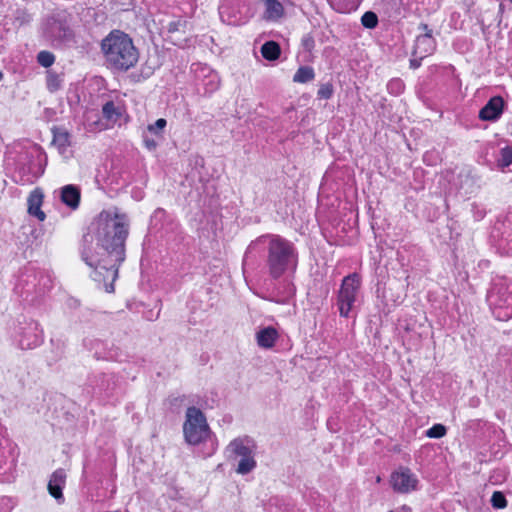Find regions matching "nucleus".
<instances>
[{
  "label": "nucleus",
  "mask_w": 512,
  "mask_h": 512,
  "mask_svg": "<svg viewBox=\"0 0 512 512\" xmlns=\"http://www.w3.org/2000/svg\"><path fill=\"white\" fill-rule=\"evenodd\" d=\"M315 78L314 69L311 66H301L293 76L296 83H308Z\"/></svg>",
  "instance_id": "nucleus-29"
},
{
  "label": "nucleus",
  "mask_w": 512,
  "mask_h": 512,
  "mask_svg": "<svg viewBox=\"0 0 512 512\" xmlns=\"http://www.w3.org/2000/svg\"><path fill=\"white\" fill-rule=\"evenodd\" d=\"M12 338L22 350H30L43 343L44 335L39 323L31 318L20 316L13 324Z\"/></svg>",
  "instance_id": "nucleus-6"
},
{
  "label": "nucleus",
  "mask_w": 512,
  "mask_h": 512,
  "mask_svg": "<svg viewBox=\"0 0 512 512\" xmlns=\"http://www.w3.org/2000/svg\"><path fill=\"white\" fill-rule=\"evenodd\" d=\"M487 303L499 321H508L512 318V279L504 275L492 277L487 290Z\"/></svg>",
  "instance_id": "nucleus-4"
},
{
  "label": "nucleus",
  "mask_w": 512,
  "mask_h": 512,
  "mask_svg": "<svg viewBox=\"0 0 512 512\" xmlns=\"http://www.w3.org/2000/svg\"><path fill=\"white\" fill-rule=\"evenodd\" d=\"M70 22L71 15L67 11H57L45 20L43 34L54 45L68 42L73 38Z\"/></svg>",
  "instance_id": "nucleus-8"
},
{
  "label": "nucleus",
  "mask_w": 512,
  "mask_h": 512,
  "mask_svg": "<svg viewBox=\"0 0 512 512\" xmlns=\"http://www.w3.org/2000/svg\"><path fill=\"white\" fill-rule=\"evenodd\" d=\"M446 433H447V428L443 424L437 423V424H434L428 430H426L425 435L428 438L440 439V438L444 437L446 435Z\"/></svg>",
  "instance_id": "nucleus-37"
},
{
  "label": "nucleus",
  "mask_w": 512,
  "mask_h": 512,
  "mask_svg": "<svg viewBox=\"0 0 512 512\" xmlns=\"http://www.w3.org/2000/svg\"><path fill=\"white\" fill-rule=\"evenodd\" d=\"M264 18L269 21H277L284 16V6L279 0H264Z\"/></svg>",
  "instance_id": "nucleus-24"
},
{
  "label": "nucleus",
  "mask_w": 512,
  "mask_h": 512,
  "mask_svg": "<svg viewBox=\"0 0 512 512\" xmlns=\"http://www.w3.org/2000/svg\"><path fill=\"white\" fill-rule=\"evenodd\" d=\"M246 263H247V253L245 254V257H244V259H243V266H245V265H246Z\"/></svg>",
  "instance_id": "nucleus-50"
},
{
  "label": "nucleus",
  "mask_w": 512,
  "mask_h": 512,
  "mask_svg": "<svg viewBox=\"0 0 512 512\" xmlns=\"http://www.w3.org/2000/svg\"><path fill=\"white\" fill-rule=\"evenodd\" d=\"M471 213L475 221H481L485 218L487 210L483 204L473 202L471 204Z\"/></svg>",
  "instance_id": "nucleus-41"
},
{
  "label": "nucleus",
  "mask_w": 512,
  "mask_h": 512,
  "mask_svg": "<svg viewBox=\"0 0 512 512\" xmlns=\"http://www.w3.org/2000/svg\"><path fill=\"white\" fill-rule=\"evenodd\" d=\"M44 194L40 188L34 189L28 197V213L35 216L39 221H44L45 213L41 210Z\"/></svg>",
  "instance_id": "nucleus-22"
},
{
  "label": "nucleus",
  "mask_w": 512,
  "mask_h": 512,
  "mask_svg": "<svg viewBox=\"0 0 512 512\" xmlns=\"http://www.w3.org/2000/svg\"><path fill=\"white\" fill-rule=\"evenodd\" d=\"M49 282L48 276H45L33 265H29L21 271L15 289L25 300H28L29 296L43 295Z\"/></svg>",
  "instance_id": "nucleus-9"
},
{
  "label": "nucleus",
  "mask_w": 512,
  "mask_h": 512,
  "mask_svg": "<svg viewBox=\"0 0 512 512\" xmlns=\"http://www.w3.org/2000/svg\"><path fill=\"white\" fill-rule=\"evenodd\" d=\"M361 288V276L354 272L343 278L337 294V307L341 317L348 318Z\"/></svg>",
  "instance_id": "nucleus-11"
},
{
  "label": "nucleus",
  "mask_w": 512,
  "mask_h": 512,
  "mask_svg": "<svg viewBox=\"0 0 512 512\" xmlns=\"http://www.w3.org/2000/svg\"><path fill=\"white\" fill-rule=\"evenodd\" d=\"M14 508V502L10 497L0 496V512H11Z\"/></svg>",
  "instance_id": "nucleus-45"
},
{
  "label": "nucleus",
  "mask_w": 512,
  "mask_h": 512,
  "mask_svg": "<svg viewBox=\"0 0 512 512\" xmlns=\"http://www.w3.org/2000/svg\"><path fill=\"white\" fill-rule=\"evenodd\" d=\"M3 76H4V75H3V72H2V71H0V80H2Z\"/></svg>",
  "instance_id": "nucleus-51"
},
{
  "label": "nucleus",
  "mask_w": 512,
  "mask_h": 512,
  "mask_svg": "<svg viewBox=\"0 0 512 512\" xmlns=\"http://www.w3.org/2000/svg\"><path fill=\"white\" fill-rule=\"evenodd\" d=\"M63 75H60L52 70L47 71L46 86L47 89L54 93L62 88Z\"/></svg>",
  "instance_id": "nucleus-30"
},
{
  "label": "nucleus",
  "mask_w": 512,
  "mask_h": 512,
  "mask_svg": "<svg viewBox=\"0 0 512 512\" xmlns=\"http://www.w3.org/2000/svg\"><path fill=\"white\" fill-rule=\"evenodd\" d=\"M66 483V473L62 468L56 469L50 476L48 482L49 494L61 504L64 502L63 488Z\"/></svg>",
  "instance_id": "nucleus-19"
},
{
  "label": "nucleus",
  "mask_w": 512,
  "mask_h": 512,
  "mask_svg": "<svg viewBox=\"0 0 512 512\" xmlns=\"http://www.w3.org/2000/svg\"><path fill=\"white\" fill-rule=\"evenodd\" d=\"M503 9H504V4L503 3H500L499 4V12L502 13L503 12Z\"/></svg>",
  "instance_id": "nucleus-49"
},
{
  "label": "nucleus",
  "mask_w": 512,
  "mask_h": 512,
  "mask_svg": "<svg viewBox=\"0 0 512 512\" xmlns=\"http://www.w3.org/2000/svg\"><path fill=\"white\" fill-rule=\"evenodd\" d=\"M256 449L255 440L249 436L237 437L229 443L227 446L229 457L233 459L240 458L235 469L238 474L246 475L256 468Z\"/></svg>",
  "instance_id": "nucleus-7"
},
{
  "label": "nucleus",
  "mask_w": 512,
  "mask_h": 512,
  "mask_svg": "<svg viewBox=\"0 0 512 512\" xmlns=\"http://www.w3.org/2000/svg\"><path fill=\"white\" fill-rule=\"evenodd\" d=\"M391 482L395 491L408 493L417 489L418 479L409 468H403L392 474Z\"/></svg>",
  "instance_id": "nucleus-17"
},
{
  "label": "nucleus",
  "mask_w": 512,
  "mask_h": 512,
  "mask_svg": "<svg viewBox=\"0 0 512 512\" xmlns=\"http://www.w3.org/2000/svg\"><path fill=\"white\" fill-rule=\"evenodd\" d=\"M505 106L506 103L502 96H493L480 109L478 118L481 121L496 122L501 118Z\"/></svg>",
  "instance_id": "nucleus-18"
},
{
  "label": "nucleus",
  "mask_w": 512,
  "mask_h": 512,
  "mask_svg": "<svg viewBox=\"0 0 512 512\" xmlns=\"http://www.w3.org/2000/svg\"><path fill=\"white\" fill-rule=\"evenodd\" d=\"M405 89V84L400 78H393L387 83V91L391 95H400Z\"/></svg>",
  "instance_id": "nucleus-38"
},
{
  "label": "nucleus",
  "mask_w": 512,
  "mask_h": 512,
  "mask_svg": "<svg viewBox=\"0 0 512 512\" xmlns=\"http://www.w3.org/2000/svg\"><path fill=\"white\" fill-rule=\"evenodd\" d=\"M129 218L118 207L101 211L83 235L81 259L92 268L91 278L98 288L114 292L119 267L124 262Z\"/></svg>",
  "instance_id": "nucleus-1"
},
{
  "label": "nucleus",
  "mask_w": 512,
  "mask_h": 512,
  "mask_svg": "<svg viewBox=\"0 0 512 512\" xmlns=\"http://www.w3.org/2000/svg\"><path fill=\"white\" fill-rule=\"evenodd\" d=\"M203 71H208L209 75L207 76V81L204 82L205 90L208 93H212L216 91L219 88V78L216 74L211 73L210 69L208 67H204Z\"/></svg>",
  "instance_id": "nucleus-36"
},
{
  "label": "nucleus",
  "mask_w": 512,
  "mask_h": 512,
  "mask_svg": "<svg viewBox=\"0 0 512 512\" xmlns=\"http://www.w3.org/2000/svg\"><path fill=\"white\" fill-rule=\"evenodd\" d=\"M256 243L263 246L266 252L265 265L273 279H279L287 272L295 271L298 263V252L289 240L276 234L262 235Z\"/></svg>",
  "instance_id": "nucleus-2"
},
{
  "label": "nucleus",
  "mask_w": 512,
  "mask_h": 512,
  "mask_svg": "<svg viewBox=\"0 0 512 512\" xmlns=\"http://www.w3.org/2000/svg\"><path fill=\"white\" fill-rule=\"evenodd\" d=\"M37 61L41 66L49 68L55 62V56L53 53L43 50L37 54Z\"/></svg>",
  "instance_id": "nucleus-40"
},
{
  "label": "nucleus",
  "mask_w": 512,
  "mask_h": 512,
  "mask_svg": "<svg viewBox=\"0 0 512 512\" xmlns=\"http://www.w3.org/2000/svg\"><path fill=\"white\" fill-rule=\"evenodd\" d=\"M243 0H223L219 6L221 20L228 25H239L242 23L241 6Z\"/></svg>",
  "instance_id": "nucleus-16"
},
{
  "label": "nucleus",
  "mask_w": 512,
  "mask_h": 512,
  "mask_svg": "<svg viewBox=\"0 0 512 512\" xmlns=\"http://www.w3.org/2000/svg\"><path fill=\"white\" fill-rule=\"evenodd\" d=\"M167 126V121L164 118L157 119L153 124L147 126L146 133L155 136L157 139H164V131Z\"/></svg>",
  "instance_id": "nucleus-31"
},
{
  "label": "nucleus",
  "mask_w": 512,
  "mask_h": 512,
  "mask_svg": "<svg viewBox=\"0 0 512 512\" xmlns=\"http://www.w3.org/2000/svg\"><path fill=\"white\" fill-rule=\"evenodd\" d=\"M490 503L494 509H504L507 506V499L503 492L495 491L491 496Z\"/></svg>",
  "instance_id": "nucleus-39"
},
{
  "label": "nucleus",
  "mask_w": 512,
  "mask_h": 512,
  "mask_svg": "<svg viewBox=\"0 0 512 512\" xmlns=\"http://www.w3.org/2000/svg\"><path fill=\"white\" fill-rule=\"evenodd\" d=\"M330 7L342 14H349L355 12L363 0H327Z\"/></svg>",
  "instance_id": "nucleus-25"
},
{
  "label": "nucleus",
  "mask_w": 512,
  "mask_h": 512,
  "mask_svg": "<svg viewBox=\"0 0 512 512\" xmlns=\"http://www.w3.org/2000/svg\"><path fill=\"white\" fill-rule=\"evenodd\" d=\"M279 338V333L276 330V328L272 326H267L264 328H261L256 333V341L259 347L264 349H270L272 348L276 341Z\"/></svg>",
  "instance_id": "nucleus-23"
},
{
  "label": "nucleus",
  "mask_w": 512,
  "mask_h": 512,
  "mask_svg": "<svg viewBox=\"0 0 512 512\" xmlns=\"http://www.w3.org/2000/svg\"><path fill=\"white\" fill-rule=\"evenodd\" d=\"M425 57H421L420 55L413 56V58L409 61V67L411 69H418L421 66L422 60Z\"/></svg>",
  "instance_id": "nucleus-47"
},
{
  "label": "nucleus",
  "mask_w": 512,
  "mask_h": 512,
  "mask_svg": "<svg viewBox=\"0 0 512 512\" xmlns=\"http://www.w3.org/2000/svg\"><path fill=\"white\" fill-rule=\"evenodd\" d=\"M53 144L58 148L61 154H64L71 145L70 134L64 128H53Z\"/></svg>",
  "instance_id": "nucleus-26"
},
{
  "label": "nucleus",
  "mask_w": 512,
  "mask_h": 512,
  "mask_svg": "<svg viewBox=\"0 0 512 512\" xmlns=\"http://www.w3.org/2000/svg\"><path fill=\"white\" fill-rule=\"evenodd\" d=\"M379 24V19L374 11H366L361 16V25L366 29H375Z\"/></svg>",
  "instance_id": "nucleus-34"
},
{
  "label": "nucleus",
  "mask_w": 512,
  "mask_h": 512,
  "mask_svg": "<svg viewBox=\"0 0 512 512\" xmlns=\"http://www.w3.org/2000/svg\"><path fill=\"white\" fill-rule=\"evenodd\" d=\"M165 239L169 247L176 252L184 253L189 249L190 237L183 231L180 224L175 231L167 233Z\"/></svg>",
  "instance_id": "nucleus-20"
},
{
  "label": "nucleus",
  "mask_w": 512,
  "mask_h": 512,
  "mask_svg": "<svg viewBox=\"0 0 512 512\" xmlns=\"http://www.w3.org/2000/svg\"><path fill=\"white\" fill-rule=\"evenodd\" d=\"M63 354H64V343H59L57 346L56 357L53 360L57 361L58 359L62 358Z\"/></svg>",
  "instance_id": "nucleus-48"
},
{
  "label": "nucleus",
  "mask_w": 512,
  "mask_h": 512,
  "mask_svg": "<svg viewBox=\"0 0 512 512\" xmlns=\"http://www.w3.org/2000/svg\"><path fill=\"white\" fill-rule=\"evenodd\" d=\"M179 224L173 214L160 207L154 210L149 223L150 229L161 233V237H165L167 233L175 231Z\"/></svg>",
  "instance_id": "nucleus-13"
},
{
  "label": "nucleus",
  "mask_w": 512,
  "mask_h": 512,
  "mask_svg": "<svg viewBox=\"0 0 512 512\" xmlns=\"http://www.w3.org/2000/svg\"><path fill=\"white\" fill-rule=\"evenodd\" d=\"M102 114L104 118L114 122L121 116L119 108L115 106L113 101H108L103 105Z\"/></svg>",
  "instance_id": "nucleus-33"
},
{
  "label": "nucleus",
  "mask_w": 512,
  "mask_h": 512,
  "mask_svg": "<svg viewBox=\"0 0 512 512\" xmlns=\"http://www.w3.org/2000/svg\"><path fill=\"white\" fill-rule=\"evenodd\" d=\"M83 345L93 352L94 358L97 360L122 362L126 357L118 347L113 344L109 345L107 342L99 339L85 338Z\"/></svg>",
  "instance_id": "nucleus-12"
},
{
  "label": "nucleus",
  "mask_w": 512,
  "mask_h": 512,
  "mask_svg": "<svg viewBox=\"0 0 512 512\" xmlns=\"http://www.w3.org/2000/svg\"><path fill=\"white\" fill-rule=\"evenodd\" d=\"M61 202L71 210H76L80 205L81 189L74 184H67L60 189Z\"/></svg>",
  "instance_id": "nucleus-21"
},
{
  "label": "nucleus",
  "mask_w": 512,
  "mask_h": 512,
  "mask_svg": "<svg viewBox=\"0 0 512 512\" xmlns=\"http://www.w3.org/2000/svg\"><path fill=\"white\" fill-rule=\"evenodd\" d=\"M31 19V15L25 9L19 8L13 12V24L17 27L28 24Z\"/></svg>",
  "instance_id": "nucleus-35"
},
{
  "label": "nucleus",
  "mask_w": 512,
  "mask_h": 512,
  "mask_svg": "<svg viewBox=\"0 0 512 512\" xmlns=\"http://www.w3.org/2000/svg\"><path fill=\"white\" fill-rule=\"evenodd\" d=\"M142 139L145 148L149 151H155L159 145V141L161 140L146 132L143 133Z\"/></svg>",
  "instance_id": "nucleus-43"
},
{
  "label": "nucleus",
  "mask_w": 512,
  "mask_h": 512,
  "mask_svg": "<svg viewBox=\"0 0 512 512\" xmlns=\"http://www.w3.org/2000/svg\"><path fill=\"white\" fill-rule=\"evenodd\" d=\"M6 429L0 424V480L8 479L14 465L12 443L6 437Z\"/></svg>",
  "instance_id": "nucleus-15"
},
{
  "label": "nucleus",
  "mask_w": 512,
  "mask_h": 512,
  "mask_svg": "<svg viewBox=\"0 0 512 512\" xmlns=\"http://www.w3.org/2000/svg\"><path fill=\"white\" fill-rule=\"evenodd\" d=\"M334 94V87L331 83H323L320 85L318 91H317V97L319 99H330Z\"/></svg>",
  "instance_id": "nucleus-42"
},
{
  "label": "nucleus",
  "mask_w": 512,
  "mask_h": 512,
  "mask_svg": "<svg viewBox=\"0 0 512 512\" xmlns=\"http://www.w3.org/2000/svg\"><path fill=\"white\" fill-rule=\"evenodd\" d=\"M301 44L306 51L311 52L315 47L314 37L309 33L305 34L301 39Z\"/></svg>",
  "instance_id": "nucleus-46"
},
{
  "label": "nucleus",
  "mask_w": 512,
  "mask_h": 512,
  "mask_svg": "<svg viewBox=\"0 0 512 512\" xmlns=\"http://www.w3.org/2000/svg\"><path fill=\"white\" fill-rule=\"evenodd\" d=\"M261 54L268 61H275L280 57L281 48L275 41H267L261 47Z\"/></svg>",
  "instance_id": "nucleus-28"
},
{
  "label": "nucleus",
  "mask_w": 512,
  "mask_h": 512,
  "mask_svg": "<svg viewBox=\"0 0 512 512\" xmlns=\"http://www.w3.org/2000/svg\"><path fill=\"white\" fill-rule=\"evenodd\" d=\"M497 163L501 169L508 168L512 164V143L500 149Z\"/></svg>",
  "instance_id": "nucleus-32"
},
{
  "label": "nucleus",
  "mask_w": 512,
  "mask_h": 512,
  "mask_svg": "<svg viewBox=\"0 0 512 512\" xmlns=\"http://www.w3.org/2000/svg\"><path fill=\"white\" fill-rule=\"evenodd\" d=\"M107 67L113 71L126 72L139 60V51L132 38L125 32L114 29L100 43Z\"/></svg>",
  "instance_id": "nucleus-3"
},
{
  "label": "nucleus",
  "mask_w": 512,
  "mask_h": 512,
  "mask_svg": "<svg viewBox=\"0 0 512 512\" xmlns=\"http://www.w3.org/2000/svg\"><path fill=\"white\" fill-rule=\"evenodd\" d=\"M489 240L501 253H512V207L497 216Z\"/></svg>",
  "instance_id": "nucleus-10"
},
{
  "label": "nucleus",
  "mask_w": 512,
  "mask_h": 512,
  "mask_svg": "<svg viewBox=\"0 0 512 512\" xmlns=\"http://www.w3.org/2000/svg\"><path fill=\"white\" fill-rule=\"evenodd\" d=\"M187 21L183 18H178L168 23L167 30L169 33L177 31H184Z\"/></svg>",
  "instance_id": "nucleus-44"
},
{
  "label": "nucleus",
  "mask_w": 512,
  "mask_h": 512,
  "mask_svg": "<svg viewBox=\"0 0 512 512\" xmlns=\"http://www.w3.org/2000/svg\"><path fill=\"white\" fill-rule=\"evenodd\" d=\"M183 432L185 440L191 445L209 442V451L206 456H211L216 451V440L212 438V432L207 424L206 417L200 409L194 406L187 408Z\"/></svg>",
  "instance_id": "nucleus-5"
},
{
  "label": "nucleus",
  "mask_w": 512,
  "mask_h": 512,
  "mask_svg": "<svg viewBox=\"0 0 512 512\" xmlns=\"http://www.w3.org/2000/svg\"><path fill=\"white\" fill-rule=\"evenodd\" d=\"M417 250H418V248L415 246L404 245L397 251V261L400 263L401 267L404 268V272L407 274L406 281H408V279H409L407 267L409 266V264L411 262L410 256Z\"/></svg>",
  "instance_id": "nucleus-27"
},
{
  "label": "nucleus",
  "mask_w": 512,
  "mask_h": 512,
  "mask_svg": "<svg viewBox=\"0 0 512 512\" xmlns=\"http://www.w3.org/2000/svg\"><path fill=\"white\" fill-rule=\"evenodd\" d=\"M418 30L422 31L415 39L412 56L420 55L421 57H427L436 50V40L433 37V31L429 28L428 24L420 23Z\"/></svg>",
  "instance_id": "nucleus-14"
}]
</instances>
